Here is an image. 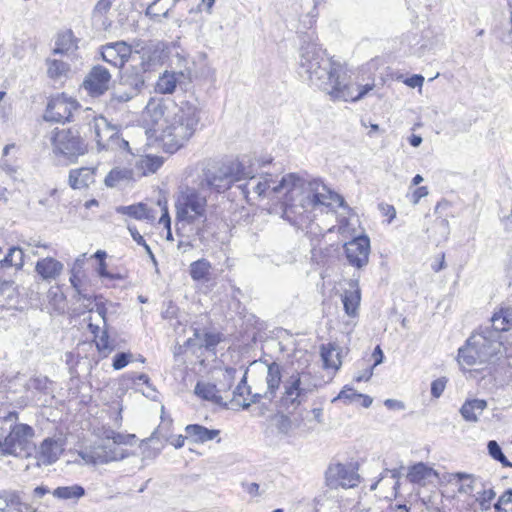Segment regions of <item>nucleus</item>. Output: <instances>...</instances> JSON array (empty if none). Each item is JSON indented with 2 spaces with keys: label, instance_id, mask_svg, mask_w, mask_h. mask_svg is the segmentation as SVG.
I'll return each instance as SVG.
<instances>
[{
  "label": "nucleus",
  "instance_id": "38",
  "mask_svg": "<svg viewBox=\"0 0 512 512\" xmlns=\"http://www.w3.org/2000/svg\"><path fill=\"white\" fill-rule=\"evenodd\" d=\"M77 48L76 41L72 31L67 30L60 33L56 39L54 54H67Z\"/></svg>",
  "mask_w": 512,
  "mask_h": 512
},
{
  "label": "nucleus",
  "instance_id": "37",
  "mask_svg": "<svg viewBox=\"0 0 512 512\" xmlns=\"http://www.w3.org/2000/svg\"><path fill=\"white\" fill-rule=\"evenodd\" d=\"M133 178L132 170L116 167L105 177L104 183L107 187L114 188L122 183L129 182Z\"/></svg>",
  "mask_w": 512,
  "mask_h": 512
},
{
  "label": "nucleus",
  "instance_id": "18",
  "mask_svg": "<svg viewBox=\"0 0 512 512\" xmlns=\"http://www.w3.org/2000/svg\"><path fill=\"white\" fill-rule=\"evenodd\" d=\"M63 448L58 440L47 438L39 446L37 451L36 466L50 465L54 463L62 453Z\"/></svg>",
  "mask_w": 512,
  "mask_h": 512
},
{
  "label": "nucleus",
  "instance_id": "6",
  "mask_svg": "<svg viewBox=\"0 0 512 512\" xmlns=\"http://www.w3.org/2000/svg\"><path fill=\"white\" fill-rule=\"evenodd\" d=\"M50 142L55 156L74 163L88 151V145L76 128H56L51 132Z\"/></svg>",
  "mask_w": 512,
  "mask_h": 512
},
{
  "label": "nucleus",
  "instance_id": "30",
  "mask_svg": "<svg viewBox=\"0 0 512 512\" xmlns=\"http://www.w3.org/2000/svg\"><path fill=\"white\" fill-rule=\"evenodd\" d=\"M184 80L177 73L166 70L159 76L155 89L161 94H172L176 90L177 85Z\"/></svg>",
  "mask_w": 512,
  "mask_h": 512
},
{
  "label": "nucleus",
  "instance_id": "27",
  "mask_svg": "<svg viewBox=\"0 0 512 512\" xmlns=\"http://www.w3.org/2000/svg\"><path fill=\"white\" fill-rule=\"evenodd\" d=\"M320 354L325 369H332L337 371L342 365L341 349L332 343L322 345Z\"/></svg>",
  "mask_w": 512,
  "mask_h": 512
},
{
  "label": "nucleus",
  "instance_id": "17",
  "mask_svg": "<svg viewBox=\"0 0 512 512\" xmlns=\"http://www.w3.org/2000/svg\"><path fill=\"white\" fill-rule=\"evenodd\" d=\"M168 58V51L162 44L150 45L141 50V65L144 71L154 69L164 64Z\"/></svg>",
  "mask_w": 512,
  "mask_h": 512
},
{
  "label": "nucleus",
  "instance_id": "60",
  "mask_svg": "<svg viewBox=\"0 0 512 512\" xmlns=\"http://www.w3.org/2000/svg\"><path fill=\"white\" fill-rule=\"evenodd\" d=\"M162 210H163V213L159 219V223L162 224L167 230H170L171 218H170L166 203H164Z\"/></svg>",
  "mask_w": 512,
  "mask_h": 512
},
{
  "label": "nucleus",
  "instance_id": "9",
  "mask_svg": "<svg viewBox=\"0 0 512 512\" xmlns=\"http://www.w3.org/2000/svg\"><path fill=\"white\" fill-rule=\"evenodd\" d=\"M34 437V429L23 423L15 424L4 438L0 439V455L21 457L30 456L31 441Z\"/></svg>",
  "mask_w": 512,
  "mask_h": 512
},
{
  "label": "nucleus",
  "instance_id": "29",
  "mask_svg": "<svg viewBox=\"0 0 512 512\" xmlns=\"http://www.w3.org/2000/svg\"><path fill=\"white\" fill-rule=\"evenodd\" d=\"M170 67L183 79H189L191 75L190 59L185 53L175 50L168 51Z\"/></svg>",
  "mask_w": 512,
  "mask_h": 512
},
{
  "label": "nucleus",
  "instance_id": "45",
  "mask_svg": "<svg viewBox=\"0 0 512 512\" xmlns=\"http://www.w3.org/2000/svg\"><path fill=\"white\" fill-rule=\"evenodd\" d=\"M495 491L490 488L487 490H483L482 492H478L476 496V501L479 503L482 510H489L491 507V501L495 498Z\"/></svg>",
  "mask_w": 512,
  "mask_h": 512
},
{
  "label": "nucleus",
  "instance_id": "35",
  "mask_svg": "<svg viewBox=\"0 0 512 512\" xmlns=\"http://www.w3.org/2000/svg\"><path fill=\"white\" fill-rule=\"evenodd\" d=\"M85 489L81 485L74 484L71 486H61L57 487L52 491V495L59 499L65 501H73L77 502L85 495Z\"/></svg>",
  "mask_w": 512,
  "mask_h": 512
},
{
  "label": "nucleus",
  "instance_id": "46",
  "mask_svg": "<svg viewBox=\"0 0 512 512\" xmlns=\"http://www.w3.org/2000/svg\"><path fill=\"white\" fill-rule=\"evenodd\" d=\"M361 397H362V394H359L354 389L345 386L340 391L338 396L333 399V402L336 400H343L346 403H353V402H358Z\"/></svg>",
  "mask_w": 512,
  "mask_h": 512
},
{
  "label": "nucleus",
  "instance_id": "7",
  "mask_svg": "<svg viewBox=\"0 0 512 512\" xmlns=\"http://www.w3.org/2000/svg\"><path fill=\"white\" fill-rule=\"evenodd\" d=\"M130 437L111 432V435H107L106 439L82 451L80 455L83 460L93 464H104L121 460L128 455L121 445L126 444V440Z\"/></svg>",
  "mask_w": 512,
  "mask_h": 512
},
{
  "label": "nucleus",
  "instance_id": "56",
  "mask_svg": "<svg viewBox=\"0 0 512 512\" xmlns=\"http://www.w3.org/2000/svg\"><path fill=\"white\" fill-rule=\"evenodd\" d=\"M115 1L116 0H99L95 5L94 12L99 14L107 13Z\"/></svg>",
  "mask_w": 512,
  "mask_h": 512
},
{
  "label": "nucleus",
  "instance_id": "4",
  "mask_svg": "<svg viewBox=\"0 0 512 512\" xmlns=\"http://www.w3.org/2000/svg\"><path fill=\"white\" fill-rule=\"evenodd\" d=\"M70 283L79 295L78 300L80 301L83 299L84 301L86 300L88 302V304H83V306L90 313L89 317L86 319L88 321V328L94 335V342L98 352L102 357H107L112 351H114L115 346L109 340L106 319V303L103 301L101 296H96L93 300H91L86 295L81 294L80 279L74 270L71 272Z\"/></svg>",
  "mask_w": 512,
  "mask_h": 512
},
{
  "label": "nucleus",
  "instance_id": "32",
  "mask_svg": "<svg viewBox=\"0 0 512 512\" xmlns=\"http://www.w3.org/2000/svg\"><path fill=\"white\" fill-rule=\"evenodd\" d=\"M195 394L203 400L211 401L214 403H220L222 401V396L219 389V385L212 384L209 382L200 381L196 384L194 389Z\"/></svg>",
  "mask_w": 512,
  "mask_h": 512
},
{
  "label": "nucleus",
  "instance_id": "43",
  "mask_svg": "<svg viewBox=\"0 0 512 512\" xmlns=\"http://www.w3.org/2000/svg\"><path fill=\"white\" fill-rule=\"evenodd\" d=\"M453 478L461 482L458 492L464 494H470L474 490L475 479L473 475L457 472L453 474Z\"/></svg>",
  "mask_w": 512,
  "mask_h": 512
},
{
  "label": "nucleus",
  "instance_id": "53",
  "mask_svg": "<svg viewBox=\"0 0 512 512\" xmlns=\"http://www.w3.org/2000/svg\"><path fill=\"white\" fill-rule=\"evenodd\" d=\"M512 503V489L505 491L498 499L497 503L494 504V508L497 512H506L502 509V505Z\"/></svg>",
  "mask_w": 512,
  "mask_h": 512
},
{
  "label": "nucleus",
  "instance_id": "11",
  "mask_svg": "<svg viewBox=\"0 0 512 512\" xmlns=\"http://www.w3.org/2000/svg\"><path fill=\"white\" fill-rule=\"evenodd\" d=\"M354 463H333L326 471V482L330 488H353L359 483V475Z\"/></svg>",
  "mask_w": 512,
  "mask_h": 512
},
{
  "label": "nucleus",
  "instance_id": "63",
  "mask_svg": "<svg viewBox=\"0 0 512 512\" xmlns=\"http://www.w3.org/2000/svg\"><path fill=\"white\" fill-rule=\"evenodd\" d=\"M214 3L215 0H202L198 6V10L201 11L202 8H204L208 14H211Z\"/></svg>",
  "mask_w": 512,
  "mask_h": 512
},
{
  "label": "nucleus",
  "instance_id": "2",
  "mask_svg": "<svg viewBox=\"0 0 512 512\" xmlns=\"http://www.w3.org/2000/svg\"><path fill=\"white\" fill-rule=\"evenodd\" d=\"M200 109L190 103L176 104L162 98H151L142 112L146 133L155 136L169 153L182 148L195 134L200 123Z\"/></svg>",
  "mask_w": 512,
  "mask_h": 512
},
{
  "label": "nucleus",
  "instance_id": "14",
  "mask_svg": "<svg viewBox=\"0 0 512 512\" xmlns=\"http://www.w3.org/2000/svg\"><path fill=\"white\" fill-rule=\"evenodd\" d=\"M345 255L348 263L361 269L368 264L370 254V239L363 235L354 237L344 245Z\"/></svg>",
  "mask_w": 512,
  "mask_h": 512
},
{
  "label": "nucleus",
  "instance_id": "51",
  "mask_svg": "<svg viewBox=\"0 0 512 512\" xmlns=\"http://www.w3.org/2000/svg\"><path fill=\"white\" fill-rule=\"evenodd\" d=\"M446 383L447 380L444 377L438 378L431 383V394L434 398H439L443 394Z\"/></svg>",
  "mask_w": 512,
  "mask_h": 512
},
{
  "label": "nucleus",
  "instance_id": "31",
  "mask_svg": "<svg viewBox=\"0 0 512 512\" xmlns=\"http://www.w3.org/2000/svg\"><path fill=\"white\" fill-rule=\"evenodd\" d=\"M243 372L242 368L239 371L235 368H215L213 375L220 391L228 392L232 388L237 374H242Z\"/></svg>",
  "mask_w": 512,
  "mask_h": 512
},
{
  "label": "nucleus",
  "instance_id": "13",
  "mask_svg": "<svg viewBox=\"0 0 512 512\" xmlns=\"http://www.w3.org/2000/svg\"><path fill=\"white\" fill-rule=\"evenodd\" d=\"M88 129L97 145L99 152L109 150L111 143L117 134L116 126L112 125L105 117L95 116L88 122Z\"/></svg>",
  "mask_w": 512,
  "mask_h": 512
},
{
  "label": "nucleus",
  "instance_id": "21",
  "mask_svg": "<svg viewBox=\"0 0 512 512\" xmlns=\"http://www.w3.org/2000/svg\"><path fill=\"white\" fill-rule=\"evenodd\" d=\"M491 324L495 334L503 335L512 330V306H500L491 317Z\"/></svg>",
  "mask_w": 512,
  "mask_h": 512
},
{
  "label": "nucleus",
  "instance_id": "42",
  "mask_svg": "<svg viewBox=\"0 0 512 512\" xmlns=\"http://www.w3.org/2000/svg\"><path fill=\"white\" fill-rule=\"evenodd\" d=\"M194 336L199 341V345L207 349L214 348L220 342V336L216 333H201L195 330Z\"/></svg>",
  "mask_w": 512,
  "mask_h": 512
},
{
  "label": "nucleus",
  "instance_id": "10",
  "mask_svg": "<svg viewBox=\"0 0 512 512\" xmlns=\"http://www.w3.org/2000/svg\"><path fill=\"white\" fill-rule=\"evenodd\" d=\"M471 344L478 349L486 363L501 354L506 346H512V334L500 335L486 329L472 335Z\"/></svg>",
  "mask_w": 512,
  "mask_h": 512
},
{
  "label": "nucleus",
  "instance_id": "40",
  "mask_svg": "<svg viewBox=\"0 0 512 512\" xmlns=\"http://www.w3.org/2000/svg\"><path fill=\"white\" fill-rule=\"evenodd\" d=\"M211 264L206 259H199L190 265V276L195 281L204 280L208 277Z\"/></svg>",
  "mask_w": 512,
  "mask_h": 512
},
{
  "label": "nucleus",
  "instance_id": "64",
  "mask_svg": "<svg viewBox=\"0 0 512 512\" xmlns=\"http://www.w3.org/2000/svg\"><path fill=\"white\" fill-rule=\"evenodd\" d=\"M373 357L375 359V363H374V366H377L379 365L380 363L383 362V359H384V354L381 350V348L379 346H377L373 352Z\"/></svg>",
  "mask_w": 512,
  "mask_h": 512
},
{
  "label": "nucleus",
  "instance_id": "55",
  "mask_svg": "<svg viewBox=\"0 0 512 512\" xmlns=\"http://www.w3.org/2000/svg\"><path fill=\"white\" fill-rule=\"evenodd\" d=\"M167 13H168V9H166L165 11H162V12L158 10L157 2H154L153 4L148 6V8L146 10L147 15H149L151 18L157 19V20H159L160 17H166Z\"/></svg>",
  "mask_w": 512,
  "mask_h": 512
},
{
  "label": "nucleus",
  "instance_id": "3",
  "mask_svg": "<svg viewBox=\"0 0 512 512\" xmlns=\"http://www.w3.org/2000/svg\"><path fill=\"white\" fill-rule=\"evenodd\" d=\"M299 74L333 100L357 102L363 99L374 84L354 85L346 68L329 57L316 43H303L299 50Z\"/></svg>",
  "mask_w": 512,
  "mask_h": 512
},
{
  "label": "nucleus",
  "instance_id": "57",
  "mask_svg": "<svg viewBox=\"0 0 512 512\" xmlns=\"http://www.w3.org/2000/svg\"><path fill=\"white\" fill-rule=\"evenodd\" d=\"M404 84L411 88H420L422 87L424 83V77L419 74H415L409 78H406L404 81Z\"/></svg>",
  "mask_w": 512,
  "mask_h": 512
},
{
  "label": "nucleus",
  "instance_id": "54",
  "mask_svg": "<svg viewBox=\"0 0 512 512\" xmlns=\"http://www.w3.org/2000/svg\"><path fill=\"white\" fill-rule=\"evenodd\" d=\"M111 147L109 150H129V143L125 139L121 138L118 133L115 135L114 139L111 140Z\"/></svg>",
  "mask_w": 512,
  "mask_h": 512
},
{
  "label": "nucleus",
  "instance_id": "19",
  "mask_svg": "<svg viewBox=\"0 0 512 512\" xmlns=\"http://www.w3.org/2000/svg\"><path fill=\"white\" fill-rule=\"evenodd\" d=\"M407 478L411 483L426 486L438 478V473L432 467L419 462L409 469Z\"/></svg>",
  "mask_w": 512,
  "mask_h": 512
},
{
  "label": "nucleus",
  "instance_id": "16",
  "mask_svg": "<svg viewBox=\"0 0 512 512\" xmlns=\"http://www.w3.org/2000/svg\"><path fill=\"white\" fill-rule=\"evenodd\" d=\"M101 55L107 63L115 67H122L132 57V50L129 45L120 41L104 45Z\"/></svg>",
  "mask_w": 512,
  "mask_h": 512
},
{
  "label": "nucleus",
  "instance_id": "26",
  "mask_svg": "<svg viewBox=\"0 0 512 512\" xmlns=\"http://www.w3.org/2000/svg\"><path fill=\"white\" fill-rule=\"evenodd\" d=\"M253 393L254 390L252 388V384L246 386V379L243 380L242 377L240 383L232 392L231 402L236 406L246 409L252 402H257L259 400V398L253 397Z\"/></svg>",
  "mask_w": 512,
  "mask_h": 512
},
{
  "label": "nucleus",
  "instance_id": "48",
  "mask_svg": "<svg viewBox=\"0 0 512 512\" xmlns=\"http://www.w3.org/2000/svg\"><path fill=\"white\" fill-rule=\"evenodd\" d=\"M133 355L131 353L121 352L117 353L113 359V368L120 370L126 367L132 361Z\"/></svg>",
  "mask_w": 512,
  "mask_h": 512
},
{
  "label": "nucleus",
  "instance_id": "59",
  "mask_svg": "<svg viewBox=\"0 0 512 512\" xmlns=\"http://www.w3.org/2000/svg\"><path fill=\"white\" fill-rule=\"evenodd\" d=\"M379 209L383 215L389 218V223L396 217V210L392 205L381 203Z\"/></svg>",
  "mask_w": 512,
  "mask_h": 512
},
{
  "label": "nucleus",
  "instance_id": "15",
  "mask_svg": "<svg viewBox=\"0 0 512 512\" xmlns=\"http://www.w3.org/2000/svg\"><path fill=\"white\" fill-rule=\"evenodd\" d=\"M111 74L100 65L94 66L83 81V88L91 96H100L104 94L110 86Z\"/></svg>",
  "mask_w": 512,
  "mask_h": 512
},
{
  "label": "nucleus",
  "instance_id": "22",
  "mask_svg": "<svg viewBox=\"0 0 512 512\" xmlns=\"http://www.w3.org/2000/svg\"><path fill=\"white\" fill-rule=\"evenodd\" d=\"M64 269V265L52 257H45L37 261L35 271L45 281L55 280Z\"/></svg>",
  "mask_w": 512,
  "mask_h": 512
},
{
  "label": "nucleus",
  "instance_id": "50",
  "mask_svg": "<svg viewBox=\"0 0 512 512\" xmlns=\"http://www.w3.org/2000/svg\"><path fill=\"white\" fill-rule=\"evenodd\" d=\"M136 94V92L134 93H130V92H127V91H116L112 94L111 98H110V106H116L118 103H125V102H128L129 100H131L133 98V96Z\"/></svg>",
  "mask_w": 512,
  "mask_h": 512
},
{
  "label": "nucleus",
  "instance_id": "47",
  "mask_svg": "<svg viewBox=\"0 0 512 512\" xmlns=\"http://www.w3.org/2000/svg\"><path fill=\"white\" fill-rule=\"evenodd\" d=\"M14 295V282L1 280L0 279V298L4 297L5 299H11ZM6 303L2 299H0V305L4 306Z\"/></svg>",
  "mask_w": 512,
  "mask_h": 512
},
{
  "label": "nucleus",
  "instance_id": "58",
  "mask_svg": "<svg viewBox=\"0 0 512 512\" xmlns=\"http://www.w3.org/2000/svg\"><path fill=\"white\" fill-rule=\"evenodd\" d=\"M429 191H428V188L426 186H421V187H418L414 190V192L412 193V198H411V202L413 204H418L419 201L423 198V197H426L428 195Z\"/></svg>",
  "mask_w": 512,
  "mask_h": 512
},
{
  "label": "nucleus",
  "instance_id": "41",
  "mask_svg": "<svg viewBox=\"0 0 512 512\" xmlns=\"http://www.w3.org/2000/svg\"><path fill=\"white\" fill-rule=\"evenodd\" d=\"M162 164V158L151 155L143 156L137 161V166L143 171V174L156 172Z\"/></svg>",
  "mask_w": 512,
  "mask_h": 512
},
{
  "label": "nucleus",
  "instance_id": "20",
  "mask_svg": "<svg viewBox=\"0 0 512 512\" xmlns=\"http://www.w3.org/2000/svg\"><path fill=\"white\" fill-rule=\"evenodd\" d=\"M30 507L23 502L18 491L4 490L0 492V512H26Z\"/></svg>",
  "mask_w": 512,
  "mask_h": 512
},
{
  "label": "nucleus",
  "instance_id": "34",
  "mask_svg": "<svg viewBox=\"0 0 512 512\" xmlns=\"http://www.w3.org/2000/svg\"><path fill=\"white\" fill-rule=\"evenodd\" d=\"M12 267L18 271L24 267V252L20 247L9 248L7 254L0 260V271Z\"/></svg>",
  "mask_w": 512,
  "mask_h": 512
},
{
  "label": "nucleus",
  "instance_id": "61",
  "mask_svg": "<svg viewBox=\"0 0 512 512\" xmlns=\"http://www.w3.org/2000/svg\"><path fill=\"white\" fill-rule=\"evenodd\" d=\"M128 230L130 232L131 237L138 245H141L143 247L146 246V244H147L146 241L144 240L143 236L138 232V230L135 227L129 225Z\"/></svg>",
  "mask_w": 512,
  "mask_h": 512
},
{
  "label": "nucleus",
  "instance_id": "36",
  "mask_svg": "<svg viewBox=\"0 0 512 512\" xmlns=\"http://www.w3.org/2000/svg\"><path fill=\"white\" fill-rule=\"evenodd\" d=\"M117 213L127 215L136 220H153L154 216L151 211L143 203L133 204L129 206H119L116 208Z\"/></svg>",
  "mask_w": 512,
  "mask_h": 512
},
{
  "label": "nucleus",
  "instance_id": "28",
  "mask_svg": "<svg viewBox=\"0 0 512 512\" xmlns=\"http://www.w3.org/2000/svg\"><path fill=\"white\" fill-rule=\"evenodd\" d=\"M458 363L463 369L485 363L478 349L471 344V337L467 340L466 345L459 349Z\"/></svg>",
  "mask_w": 512,
  "mask_h": 512
},
{
  "label": "nucleus",
  "instance_id": "12",
  "mask_svg": "<svg viewBox=\"0 0 512 512\" xmlns=\"http://www.w3.org/2000/svg\"><path fill=\"white\" fill-rule=\"evenodd\" d=\"M78 103L66 94H58L48 102L44 119L50 122L69 121L72 113L78 108Z\"/></svg>",
  "mask_w": 512,
  "mask_h": 512
},
{
  "label": "nucleus",
  "instance_id": "52",
  "mask_svg": "<svg viewBox=\"0 0 512 512\" xmlns=\"http://www.w3.org/2000/svg\"><path fill=\"white\" fill-rule=\"evenodd\" d=\"M349 220L341 219L337 227H333L330 231L337 230V232L345 237L350 236L354 233V227Z\"/></svg>",
  "mask_w": 512,
  "mask_h": 512
},
{
  "label": "nucleus",
  "instance_id": "23",
  "mask_svg": "<svg viewBox=\"0 0 512 512\" xmlns=\"http://www.w3.org/2000/svg\"><path fill=\"white\" fill-rule=\"evenodd\" d=\"M95 168L81 167L69 172V185L73 189H84L95 182Z\"/></svg>",
  "mask_w": 512,
  "mask_h": 512
},
{
  "label": "nucleus",
  "instance_id": "25",
  "mask_svg": "<svg viewBox=\"0 0 512 512\" xmlns=\"http://www.w3.org/2000/svg\"><path fill=\"white\" fill-rule=\"evenodd\" d=\"M187 439H190L194 443L203 444L208 441H212L220 435L218 429H208L199 424H189L185 427Z\"/></svg>",
  "mask_w": 512,
  "mask_h": 512
},
{
  "label": "nucleus",
  "instance_id": "5",
  "mask_svg": "<svg viewBox=\"0 0 512 512\" xmlns=\"http://www.w3.org/2000/svg\"><path fill=\"white\" fill-rule=\"evenodd\" d=\"M247 377L252 384L254 398L272 401L282 383V367L277 362L254 361L243 372V380Z\"/></svg>",
  "mask_w": 512,
  "mask_h": 512
},
{
  "label": "nucleus",
  "instance_id": "44",
  "mask_svg": "<svg viewBox=\"0 0 512 512\" xmlns=\"http://www.w3.org/2000/svg\"><path fill=\"white\" fill-rule=\"evenodd\" d=\"M487 448H488V452H489L490 456L493 459L499 461L505 467L511 466L510 462L508 461L506 456L503 454L500 446L498 445V443L496 441H494V440L489 441Z\"/></svg>",
  "mask_w": 512,
  "mask_h": 512
},
{
  "label": "nucleus",
  "instance_id": "1",
  "mask_svg": "<svg viewBox=\"0 0 512 512\" xmlns=\"http://www.w3.org/2000/svg\"><path fill=\"white\" fill-rule=\"evenodd\" d=\"M244 179L248 182L239 187L246 198L253 191L258 197L280 200L282 218L302 230L307 229L325 208L344 204L343 198L320 179H305L296 173H288L280 179L271 174L255 177L251 169L235 161L209 165L191 184L179 186L175 195L176 221L200 230L208 220L211 191L220 193Z\"/></svg>",
  "mask_w": 512,
  "mask_h": 512
},
{
  "label": "nucleus",
  "instance_id": "49",
  "mask_svg": "<svg viewBox=\"0 0 512 512\" xmlns=\"http://www.w3.org/2000/svg\"><path fill=\"white\" fill-rule=\"evenodd\" d=\"M97 274L100 278L108 279V280H122L123 276L119 273H111L107 270V264L105 261L99 263L97 269Z\"/></svg>",
  "mask_w": 512,
  "mask_h": 512
},
{
  "label": "nucleus",
  "instance_id": "8",
  "mask_svg": "<svg viewBox=\"0 0 512 512\" xmlns=\"http://www.w3.org/2000/svg\"><path fill=\"white\" fill-rule=\"evenodd\" d=\"M284 391L280 404L285 408L297 407L305 401L309 394L317 389L314 376L307 371L293 373L283 382Z\"/></svg>",
  "mask_w": 512,
  "mask_h": 512
},
{
  "label": "nucleus",
  "instance_id": "39",
  "mask_svg": "<svg viewBox=\"0 0 512 512\" xmlns=\"http://www.w3.org/2000/svg\"><path fill=\"white\" fill-rule=\"evenodd\" d=\"M46 64L48 76L55 81H61L63 78H66L70 70L69 65L60 60L47 59Z\"/></svg>",
  "mask_w": 512,
  "mask_h": 512
},
{
  "label": "nucleus",
  "instance_id": "33",
  "mask_svg": "<svg viewBox=\"0 0 512 512\" xmlns=\"http://www.w3.org/2000/svg\"><path fill=\"white\" fill-rule=\"evenodd\" d=\"M361 300L360 290L357 284H354L352 289L346 290L342 296V302L346 314L351 318H356L358 315V308Z\"/></svg>",
  "mask_w": 512,
  "mask_h": 512
},
{
  "label": "nucleus",
  "instance_id": "24",
  "mask_svg": "<svg viewBox=\"0 0 512 512\" xmlns=\"http://www.w3.org/2000/svg\"><path fill=\"white\" fill-rule=\"evenodd\" d=\"M486 408V400L478 398L467 399L460 408V414L465 421L476 423Z\"/></svg>",
  "mask_w": 512,
  "mask_h": 512
},
{
  "label": "nucleus",
  "instance_id": "62",
  "mask_svg": "<svg viewBox=\"0 0 512 512\" xmlns=\"http://www.w3.org/2000/svg\"><path fill=\"white\" fill-rule=\"evenodd\" d=\"M185 439H187V435L186 436L175 435V436H171L170 438H168L167 441L172 446H174L175 448L178 449V448H181L184 445Z\"/></svg>",
  "mask_w": 512,
  "mask_h": 512
}]
</instances>
